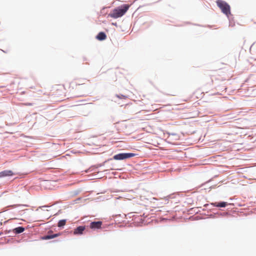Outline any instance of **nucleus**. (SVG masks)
I'll use <instances>...</instances> for the list:
<instances>
[{
	"label": "nucleus",
	"mask_w": 256,
	"mask_h": 256,
	"mask_svg": "<svg viewBox=\"0 0 256 256\" xmlns=\"http://www.w3.org/2000/svg\"><path fill=\"white\" fill-rule=\"evenodd\" d=\"M131 4H123L119 6L115 7L108 14L107 18L110 17L114 19L120 18L124 16L129 10Z\"/></svg>",
	"instance_id": "nucleus-1"
},
{
	"label": "nucleus",
	"mask_w": 256,
	"mask_h": 256,
	"mask_svg": "<svg viewBox=\"0 0 256 256\" xmlns=\"http://www.w3.org/2000/svg\"><path fill=\"white\" fill-rule=\"evenodd\" d=\"M216 4L222 14L226 16H228L230 14H231L230 6L226 1L224 0H216Z\"/></svg>",
	"instance_id": "nucleus-2"
},
{
	"label": "nucleus",
	"mask_w": 256,
	"mask_h": 256,
	"mask_svg": "<svg viewBox=\"0 0 256 256\" xmlns=\"http://www.w3.org/2000/svg\"><path fill=\"white\" fill-rule=\"evenodd\" d=\"M136 156L134 153H120L114 155V158L116 160H122L133 157Z\"/></svg>",
	"instance_id": "nucleus-3"
},
{
	"label": "nucleus",
	"mask_w": 256,
	"mask_h": 256,
	"mask_svg": "<svg viewBox=\"0 0 256 256\" xmlns=\"http://www.w3.org/2000/svg\"><path fill=\"white\" fill-rule=\"evenodd\" d=\"M107 38V35L106 32L104 31H100L98 33V34L95 36V38L100 41L102 42L106 40Z\"/></svg>",
	"instance_id": "nucleus-4"
},
{
	"label": "nucleus",
	"mask_w": 256,
	"mask_h": 256,
	"mask_svg": "<svg viewBox=\"0 0 256 256\" xmlns=\"http://www.w3.org/2000/svg\"><path fill=\"white\" fill-rule=\"evenodd\" d=\"M14 174V172L11 170H5L0 172V178L7 176H12Z\"/></svg>",
	"instance_id": "nucleus-5"
},
{
	"label": "nucleus",
	"mask_w": 256,
	"mask_h": 256,
	"mask_svg": "<svg viewBox=\"0 0 256 256\" xmlns=\"http://www.w3.org/2000/svg\"><path fill=\"white\" fill-rule=\"evenodd\" d=\"M102 225V222L100 221L93 222L90 224V227L92 229L100 228Z\"/></svg>",
	"instance_id": "nucleus-6"
},
{
	"label": "nucleus",
	"mask_w": 256,
	"mask_h": 256,
	"mask_svg": "<svg viewBox=\"0 0 256 256\" xmlns=\"http://www.w3.org/2000/svg\"><path fill=\"white\" fill-rule=\"evenodd\" d=\"M85 230V226H79L74 230V234H82Z\"/></svg>",
	"instance_id": "nucleus-7"
},
{
	"label": "nucleus",
	"mask_w": 256,
	"mask_h": 256,
	"mask_svg": "<svg viewBox=\"0 0 256 256\" xmlns=\"http://www.w3.org/2000/svg\"><path fill=\"white\" fill-rule=\"evenodd\" d=\"M229 20V24L230 26L233 27L235 26V22L234 21V17L233 15L231 14L228 16H226Z\"/></svg>",
	"instance_id": "nucleus-8"
},
{
	"label": "nucleus",
	"mask_w": 256,
	"mask_h": 256,
	"mask_svg": "<svg viewBox=\"0 0 256 256\" xmlns=\"http://www.w3.org/2000/svg\"><path fill=\"white\" fill-rule=\"evenodd\" d=\"M212 204L217 207L224 208L226 207L228 204L226 202H220L212 203Z\"/></svg>",
	"instance_id": "nucleus-9"
},
{
	"label": "nucleus",
	"mask_w": 256,
	"mask_h": 256,
	"mask_svg": "<svg viewBox=\"0 0 256 256\" xmlns=\"http://www.w3.org/2000/svg\"><path fill=\"white\" fill-rule=\"evenodd\" d=\"M60 233L56 234H48V235H47V236H44L43 238V239H44V240L52 239V238H55L58 236H60Z\"/></svg>",
	"instance_id": "nucleus-10"
},
{
	"label": "nucleus",
	"mask_w": 256,
	"mask_h": 256,
	"mask_svg": "<svg viewBox=\"0 0 256 256\" xmlns=\"http://www.w3.org/2000/svg\"><path fill=\"white\" fill-rule=\"evenodd\" d=\"M24 228L23 227L20 226L15 228L13 231L15 234H20L22 232L24 231Z\"/></svg>",
	"instance_id": "nucleus-11"
},
{
	"label": "nucleus",
	"mask_w": 256,
	"mask_h": 256,
	"mask_svg": "<svg viewBox=\"0 0 256 256\" xmlns=\"http://www.w3.org/2000/svg\"><path fill=\"white\" fill-rule=\"evenodd\" d=\"M116 96L120 100H126L128 98V96L126 95H124L122 94H116Z\"/></svg>",
	"instance_id": "nucleus-12"
},
{
	"label": "nucleus",
	"mask_w": 256,
	"mask_h": 256,
	"mask_svg": "<svg viewBox=\"0 0 256 256\" xmlns=\"http://www.w3.org/2000/svg\"><path fill=\"white\" fill-rule=\"evenodd\" d=\"M66 220H62L58 222V227H61L64 226L66 224Z\"/></svg>",
	"instance_id": "nucleus-13"
},
{
	"label": "nucleus",
	"mask_w": 256,
	"mask_h": 256,
	"mask_svg": "<svg viewBox=\"0 0 256 256\" xmlns=\"http://www.w3.org/2000/svg\"><path fill=\"white\" fill-rule=\"evenodd\" d=\"M110 6H103L101 10H100V12L102 14V15H105L106 14V12H104V10L106 9V8H110Z\"/></svg>",
	"instance_id": "nucleus-14"
},
{
	"label": "nucleus",
	"mask_w": 256,
	"mask_h": 256,
	"mask_svg": "<svg viewBox=\"0 0 256 256\" xmlns=\"http://www.w3.org/2000/svg\"><path fill=\"white\" fill-rule=\"evenodd\" d=\"M34 104V103L32 102H26L24 103V105L26 106H32Z\"/></svg>",
	"instance_id": "nucleus-15"
},
{
	"label": "nucleus",
	"mask_w": 256,
	"mask_h": 256,
	"mask_svg": "<svg viewBox=\"0 0 256 256\" xmlns=\"http://www.w3.org/2000/svg\"><path fill=\"white\" fill-rule=\"evenodd\" d=\"M148 4H144V5H143V6H138V8L136 9V10H140L142 8L146 6H148Z\"/></svg>",
	"instance_id": "nucleus-16"
},
{
	"label": "nucleus",
	"mask_w": 256,
	"mask_h": 256,
	"mask_svg": "<svg viewBox=\"0 0 256 256\" xmlns=\"http://www.w3.org/2000/svg\"><path fill=\"white\" fill-rule=\"evenodd\" d=\"M184 24H192L191 22H184ZM194 25L200 26L199 24H194Z\"/></svg>",
	"instance_id": "nucleus-17"
},
{
	"label": "nucleus",
	"mask_w": 256,
	"mask_h": 256,
	"mask_svg": "<svg viewBox=\"0 0 256 256\" xmlns=\"http://www.w3.org/2000/svg\"><path fill=\"white\" fill-rule=\"evenodd\" d=\"M234 128H249V127H248V126L240 127V126H235L234 127Z\"/></svg>",
	"instance_id": "nucleus-18"
},
{
	"label": "nucleus",
	"mask_w": 256,
	"mask_h": 256,
	"mask_svg": "<svg viewBox=\"0 0 256 256\" xmlns=\"http://www.w3.org/2000/svg\"><path fill=\"white\" fill-rule=\"evenodd\" d=\"M112 26H116V27L118 26V24H117V23H116V22H112Z\"/></svg>",
	"instance_id": "nucleus-19"
},
{
	"label": "nucleus",
	"mask_w": 256,
	"mask_h": 256,
	"mask_svg": "<svg viewBox=\"0 0 256 256\" xmlns=\"http://www.w3.org/2000/svg\"><path fill=\"white\" fill-rule=\"evenodd\" d=\"M124 124V126H121V127L122 128H126V124Z\"/></svg>",
	"instance_id": "nucleus-20"
},
{
	"label": "nucleus",
	"mask_w": 256,
	"mask_h": 256,
	"mask_svg": "<svg viewBox=\"0 0 256 256\" xmlns=\"http://www.w3.org/2000/svg\"><path fill=\"white\" fill-rule=\"evenodd\" d=\"M87 60V58L86 57L84 56L83 57V61H86Z\"/></svg>",
	"instance_id": "nucleus-21"
},
{
	"label": "nucleus",
	"mask_w": 256,
	"mask_h": 256,
	"mask_svg": "<svg viewBox=\"0 0 256 256\" xmlns=\"http://www.w3.org/2000/svg\"><path fill=\"white\" fill-rule=\"evenodd\" d=\"M212 125L210 124H208V125L206 126V128H209L210 126H211Z\"/></svg>",
	"instance_id": "nucleus-22"
},
{
	"label": "nucleus",
	"mask_w": 256,
	"mask_h": 256,
	"mask_svg": "<svg viewBox=\"0 0 256 256\" xmlns=\"http://www.w3.org/2000/svg\"><path fill=\"white\" fill-rule=\"evenodd\" d=\"M184 26V24H179V25H178V26Z\"/></svg>",
	"instance_id": "nucleus-23"
},
{
	"label": "nucleus",
	"mask_w": 256,
	"mask_h": 256,
	"mask_svg": "<svg viewBox=\"0 0 256 256\" xmlns=\"http://www.w3.org/2000/svg\"><path fill=\"white\" fill-rule=\"evenodd\" d=\"M160 0H158L156 1V2H154L153 3L157 2H158L160 1Z\"/></svg>",
	"instance_id": "nucleus-24"
},
{
	"label": "nucleus",
	"mask_w": 256,
	"mask_h": 256,
	"mask_svg": "<svg viewBox=\"0 0 256 256\" xmlns=\"http://www.w3.org/2000/svg\"><path fill=\"white\" fill-rule=\"evenodd\" d=\"M114 128H116V124H114Z\"/></svg>",
	"instance_id": "nucleus-25"
},
{
	"label": "nucleus",
	"mask_w": 256,
	"mask_h": 256,
	"mask_svg": "<svg viewBox=\"0 0 256 256\" xmlns=\"http://www.w3.org/2000/svg\"><path fill=\"white\" fill-rule=\"evenodd\" d=\"M254 43H253V44H252L251 46V47H252L253 45H254Z\"/></svg>",
	"instance_id": "nucleus-26"
}]
</instances>
